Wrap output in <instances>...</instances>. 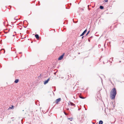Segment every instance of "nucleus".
<instances>
[{
	"mask_svg": "<svg viewBox=\"0 0 124 124\" xmlns=\"http://www.w3.org/2000/svg\"><path fill=\"white\" fill-rule=\"evenodd\" d=\"M110 93H111V98L112 99H115L116 95V89L113 88L111 91Z\"/></svg>",
	"mask_w": 124,
	"mask_h": 124,
	"instance_id": "1",
	"label": "nucleus"
},
{
	"mask_svg": "<svg viewBox=\"0 0 124 124\" xmlns=\"http://www.w3.org/2000/svg\"><path fill=\"white\" fill-rule=\"evenodd\" d=\"M64 55V53L59 58L58 60H62L63 58Z\"/></svg>",
	"mask_w": 124,
	"mask_h": 124,
	"instance_id": "2",
	"label": "nucleus"
},
{
	"mask_svg": "<svg viewBox=\"0 0 124 124\" xmlns=\"http://www.w3.org/2000/svg\"><path fill=\"white\" fill-rule=\"evenodd\" d=\"M50 80V78H49L48 79H47L46 80L44 81V85H46V84H47L49 81Z\"/></svg>",
	"mask_w": 124,
	"mask_h": 124,
	"instance_id": "3",
	"label": "nucleus"
},
{
	"mask_svg": "<svg viewBox=\"0 0 124 124\" xmlns=\"http://www.w3.org/2000/svg\"><path fill=\"white\" fill-rule=\"evenodd\" d=\"M87 31V30L86 29L82 33V34L80 35V36H83L85 34V33Z\"/></svg>",
	"mask_w": 124,
	"mask_h": 124,
	"instance_id": "4",
	"label": "nucleus"
},
{
	"mask_svg": "<svg viewBox=\"0 0 124 124\" xmlns=\"http://www.w3.org/2000/svg\"><path fill=\"white\" fill-rule=\"evenodd\" d=\"M61 100V99L60 98H59L58 99L56 100L55 101L56 103H58V102L60 101Z\"/></svg>",
	"mask_w": 124,
	"mask_h": 124,
	"instance_id": "5",
	"label": "nucleus"
},
{
	"mask_svg": "<svg viewBox=\"0 0 124 124\" xmlns=\"http://www.w3.org/2000/svg\"><path fill=\"white\" fill-rule=\"evenodd\" d=\"M68 104H69V105H70L71 106H74L75 105V104H74L72 102H70V103H69Z\"/></svg>",
	"mask_w": 124,
	"mask_h": 124,
	"instance_id": "6",
	"label": "nucleus"
},
{
	"mask_svg": "<svg viewBox=\"0 0 124 124\" xmlns=\"http://www.w3.org/2000/svg\"><path fill=\"white\" fill-rule=\"evenodd\" d=\"M35 36L36 39H38L39 38V36L38 34H36L35 35Z\"/></svg>",
	"mask_w": 124,
	"mask_h": 124,
	"instance_id": "7",
	"label": "nucleus"
},
{
	"mask_svg": "<svg viewBox=\"0 0 124 124\" xmlns=\"http://www.w3.org/2000/svg\"><path fill=\"white\" fill-rule=\"evenodd\" d=\"M19 81V80L18 79H16L14 81L15 83H17Z\"/></svg>",
	"mask_w": 124,
	"mask_h": 124,
	"instance_id": "8",
	"label": "nucleus"
},
{
	"mask_svg": "<svg viewBox=\"0 0 124 124\" xmlns=\"http://www.w3.org/2000/svg\"><path fill=\"white\" fill-rule=\"evenodd\" d=\"M103 123V122L102 120H100L99 122V124H102Z\"/></svg>",
	"mask_w": 124,
	"mask_h": 124,
	"instance_id": "9",
	"label": "nucleus"
},
{
	"mask_svg": "<svg viewBox=\"0 0 124 124\" xmlns=\"http://www.w3.org/2000/svg\"><path fill=\"white\" fill-rule=\"evenodd\" d=\"M99 8L101 9H103L104 8V7L102 6H100Z\"/></svg>",
	"mask_w": 124,
	"mask_h": 124,
	"instance_id": "10",
	"label": "nucleus"
},
{
	"mask_svg": "<svg viewBox=\"0 0 124 124\" xmlns=\"http://www.w3.org/2000/svg\"><path fill=\"white\" fill-rule=\"evenodd\" d=\"M14 106L13 105H12L11 107H10L9 108H8L9 109H13L14 108Z\"/></svg>",
	"mask_w": 124,
	"mask_h": 124,
	"instance_id": "11",
	"label": "nucleus"
},
{
	"mask_svg": "<svg viewBox=\"0 0 124 124\" xmlns=\"http://www.w3.org/2000/svg\"><path fill=\"white\" fill-rule=\"evenodd\" d=\"M92 37H93L92 36H91L88 38V41L89 42H90V39H92Z\"/></svg>",
	"mask_w": 124,
	"mask_h": 124,
	"instance_id": "12",
	"label": "nucleus"
},
{
	"mask_svg": "<svg viewBox=\"0 0 124 124\" xmlns=\"http://www.w3.org/2000/svg\"><path fill=\"white\" fill-rule=\"evenodd\" d=\"M112 62H113V60L111 58H110L109 60V62H111V63H112Z\"/></svg>",
	"mask_w": 124,
	"mask_h": 124,
	"instance_id": "13",
	"label": "nucleus"
},
{
	"mask_svg": "<svg viewBox=\"0 0 124 124\" xmlns=\"http://www.w3.org/2000/svg\"><path fill=\"white\" fill-rule=\"evenodd\" d=\"M79 97L80 98L82 99H85V98H84V97H82L81 96H79Z\"/></svg>",
	"mask_w": 124,
	"mask_h": 124,
	"instance_id": "14",
	"label": "nucleus"
},
{
	"mask_svg": "<svg viewBox=\"0 0 124 124\" xmlns=\"http://www.w3.org/2000/svg\"><path fill=\"white\" fill-rule=\"evenodd\" d=\"M68 119H69L70 121H72V118H68Z\"/></svg>",
	"mask_w": 124,
	"mask_h": 124,
	"instance_id": "15",
	"label": "nucleus"
},
{
	"mask_svg": "<svg viewBox=\"0 0 124 124\" xmlns=\"http://www.w3.org/2000/svg\"><path fill=\"white\" fill-rule=\"evenodd\" d=\"M90 31H89L87 32V33L86 34V36L87 35H88V34L90 32Z\"/></svg>",
	"mask_w": 124,
	"mask_h": 124,
	"instance_id": "16",
	"label": "nucleus"
},
{
	"mask_svg": "<svg viewBox=\"0 0 124 124\" xmlns=\"http://www.w3.org/2000/svg\"><path fill=\"white\" fill-rule=\"evenodd\" d=\"M64 113L66 115H68V114L66 113L64 111Z\"/></svg>",
	"mask_w": 124,
	"mask_h": 124,
	"instance_id": "17",
	"label": "nucleus"
},
{
	"mask_svg": "<svg viewBox=\"0 0 124 124\" xmlns=\"http://www.w3.org/2000/svg\"><path fill=\"white\" fill-rule=\"evenodd\" d=\"M104 1L106 2H108V0H104Z\"/></svg>",
	"mask_w": 124,
	"mask_h": 124,
	"instance_id": "18",
	"label": "nucleus"
},
{
	"mask_svg": "<svg viewBox=\"0 0 124 124\" xmlns=\"http://www.w3.org/2000/svg\"><path fill=\"white\" fill-rule=\"evenodd\" d=\"M99 77L101 79V81H102V80L101 78V77H100V76H99Z\"/></svg>",
	"mask_w": 124,
	"mask_h": 124,
	"instance_id": "19",
	"label": "nucleus"
},
{
	"mask_svg": "<svg viewBox=\"0 0 124 124\" xmlns=\"http://www.w3.org/2000/svg\"><path fill=\"white\" fill-rule=\"evenodd\" d=\"M81 109V108H78V110H79Z\"/></svg>",
	"mask_w": 124,
	"mask_h": 124,
	"instance_id": "20",
	"label": "nucleus"
},
{
	"mask_svg": "<svg viewBox=\"0 0 124 124\" xmlns=\"http://www.w3.org/2000/svg\"><path fill=\"white\" fill-rule=\"evenodd\" d=\"M56 72H54V74L55 75L56 74Z\"/></svg>",
	"mask_w": 124,
	"mask_h": 124,
	"instance_id": "21",
	"label": "nucleus"
},
{
	"mask_svg": "<svg viewBox=\"0 0 124 124\" xmlns=\"http://www.w3.org/2000/svg\"><path fill=\"white\" fill-rule=\"evenodd\" d=\"M67 110H68L69 109V108H67Z\"/></svg>",
	"mask_w": 124,
	"mask_h": 124,
	"instance_id": "22",
	"label": "nucleus"
},
{
	"mask_svg": "<svg viewBox=\"0 0 124 124\" xmlns=\"http://www.w3.org/2000/svg\"><path fill=\"white\" fill-rule=\"evenodd\" d=\"M25 22H27V21L26 20H24L23 21L24 22V23Z\"/></svg>",
	"mask_w": 124,
	"mask_h": 124,
	"instance_id": "23",
	"label": "nucleus"
},
{
	"mask_svg": "<svg viewBox=\"0 0 124 124\" xmlns=\"http://www.w3.org/2000/svg\"><path fill=\"white\" fill-rule=\"evenodd\" d=\"M84 36H82V39H83V38L84 37Z\"/></svg>",
	"mask_w": 124,
	"mask_h": 124,
	"instance_id": "24",
	"label": "nucleus"
},
{
	"mask_svg": "<svg viewBox=\"0 0 124 124\" xmlns=\"http://www.w3.org/2000/svg\"><path fill=\"white\" fill-rule=\"evenodd\" d=\"M73 22L74 23H76L73 20Z\"/></svg>",
	"mask_w": 124,
	"mask_h": 124,
	"instance_id": "25",
	"label": "nucleus"
},
{
	"mask_svg": "<svg viewBox=\"0 0 124 124\" xmlns=\"http://www.w3.org/2000/svg\"><path fill=\"white\" fill-rule=\"evenodd\" d=\"M5 50H4V53H5Z\"/></svg>",
	"mask_w": 124,
	"mask_h": 124,
	"instance_id": "26",
	"label": "nucleus"
},
{
	"mask_svg": "<svg viewBox=\"0 0 124 124\" xmlns=\"http://www.w3.org/2000/svg\"><path fill=\"white\" fill-rule=\"evenodd\" d=\"M15 36V35H13V36Z\"/></svg>",
	"mask_w": 124,
	"mask_h": 124,
	"instance_id": "27",
	"label": "nucleus"
},
{
	"mask_svg": "<svg viewBox=\"0 0 124 124\" xmlns=\"http://www.w3.org/2000/svg\"><path fill=\"white\" fill-rule=\"evenodd\" d=\"M89 5H88V7H89Z\"/></svg>",
	"mask_w": 124,
	"mask_h": 124,
	"instance_id": "28",
	"label": "nucleus"
},
{
	"mask_svg": "<svg viewBox=\"0 0 124 124\" xmlns=\"http://www.w3.org/2000/svg\"><path fill=\"white\" fill-rule=\"evenodd\" d=\"M21 53H21V52H20V53H19L20 54H21Z\"/></svg>",
	"mask_w": 124,
	"mask_h": 124,
	"instance_id": "29",
	"label": "nucleus"
},
{
	"mask_svg": "<svg viewBox=\"0 0 124 124\" xmlns=\"http://www.w3.org/2000/svg\"><path fill=\"white\" fill-rule=\"evenodd\" d=\"M102 49V51L103 50V49Z\"/></svg>",
	"mask_w": 124,
	"mask_h": 124,
	"instance_id": "30",
	"label": "nucleus"
},
{
	"mask_svg": "<svg viewBox=\"0 0 124 124\" xmlns=\"http://www.w3.org/2000/svg\"><path fill=\"white\" fill-rule=\"evenodd\" d=\"M113 107H115V106H114V105L113 106Z\"/></svg>",
	"mask_w": 124,
	"mask_h": 124,
	"instance_id": "31",
	"label": "nucleus"
},
{
	"mask_svg": "<svg viewBox=\"0 0 124 124\" xmlns=\"http://www.w3.org/2000/svg\"><path fill=\"white\" fill-rule=\"evenodd\" d=\"M4 50V49H2L1 50Z\"/></svg>",
	"mask_w": 124,
	"mask_h": 124,
	"instance_id": "32",
	"label": "nucleus"
},
{
	"mask_svg": "<svg viewBox=\"0 0 124 124\" xmlns=\"http://www.w3.org/2000/svg\"><path fill=\"white\" fill-rule=\"evenodd\" d=\"M82 10H84V9H82Z\"/></svg>",
	"mask_w": 124,
	"mask_h": 124,
	"instance_id": "33",
	"label": "nucleus"
},
{
	"mask_svg": "<svg viewBox=\"0 0 124 124\" xmlns=\"http://www.w3.org/2000/svg\"><path fill=\"white\" fill-rule=\"evenodd\" d=\"M14 19H15V20H16V19H15V18H14Z\"/></svg>",
	"mask_w": 124,
	"mask_h": 124,
	"instance_id": "34",
	"label": "nucleus"
},
{
	"mask_svg": "<svg viewBox=\"0 0 124 124\" xmlns=\"http://www.w3.org/2000/svg\"><path fill=\"white\" fill-rule=\"evenodd\" d=\"M15 32V33H16V32H15H15Z\"/></svg>",
	"mask_w": 124,
	"mask_h": 124,
	"instance_id": "35",
	"label": "nucleus"
},
{
	"mask_svg": "<svg viewBox=\"0 0 124 124\" xmlns=\"http://www.w3.org/2000/svg\"><path fill=\"white\" fill-rule=\"evenodd\" d=\"M93 124H95V123H93Z\"/></svg>",
	"mask_w": 124,
	"mask_h": 124,
	"instance_id": "36",
	"label": "nucleus"
},
{
	"mask_svg": "<svg viewBox=\"0 0 124 124\" xmlns=\"http://www.w3.org/2000/svg\"><path fill=\"white\" fill-rule=\"evenodd\" d=\"M78 54H80V53H78Z\"/></svg>",
	"mask_w": 124,
	"mask_h": 124,
	"instance_id": "37",
	"label": "nucleus"
},
{
	"mask_svg": "<svg viewBox=\"0 0 124 124\" xmlns=\"http://www.w3.org/2000/svg\"><path fill=\"white\" fill-rule=\"evenodd\" d=\"M12 121H14V120H12Z\"/></svg>",
	"mask_w": 124,
	"mask_h": 124,
	"instance_id": "38",
	"label": "nucleus"
},
{
	"mask_svg": "<svg viewBox=\"0 0 124 124\" xmlns=\"http://www.w3.org/2000/svg\"><path fill=\"white\" fill-rule=\"evenodd\" d=\"M31 43H32V42H31Z\"/></svg>",
	"mask_w": 124,
	"mask_h": 124,
	"instance_id": "39",
	"label": "nucleus"
}]
</instances>
